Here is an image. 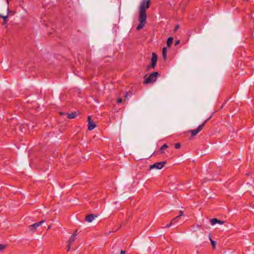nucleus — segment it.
<instances>
[{"instance_id":"nucleus-24","label":"nucleus","mask_w":254,"mask_h":254,"mask_svg":"<svg viewBox=\"0 0 254 254\" xmlns=\"http://www.w3.org/2000/svg\"><path fill=\"white\" fill-rule=\"evenodd\" d=\"M179 25H177L175 26V29H174V32H176V31L179 29Z\"/></svg>"},{"instance_id":"nucleus-4","label":"nucleus","mask_w":254,"mask_h":254,"mask_svg":"<svg viewBox=\"0 0 254 254\" xmlns=\"http://www.w3.org/2000/svg\"><path fill=\"white\" fill-rule=\"evenodd\" d=\"M166 164V161H161L159 162H157L154 163L153 165L150 166L149 169L150 170L155 169H162L164 166Z\"/></svg>"},{"instance_id":"nucleus-22","label":"nucleus","mask_w":254,"mask_h":254,"mask_svg":"<svg viewBox=\"0 0 254 254\" xmlns=\"http://www.w3.org/2000/svg\"><path fill=\"white\" fill-rule=\"evenodd\" d=\"M77 229H76V230L74 231V233H73V234H72V236H74V237H76V236H77Z\"/></svg>"},{"instance_id":"nucleus-29","label":"nucleus","mask_w":254,"mask_h":254,"mask_svg":"<svg viewBox=\"0 0 254 254\" xmlns=\"http://www.w3.org/2000/svg\"><path fill=\"white\" fill-rule=\"evenodd\" d=\"M60 115H65V114L63 112H60Z\"/></svg>"},{"instance_id":"nucleus-26","label":"nucleus","mask_w":254,"mask_h":254,"mask_svg":"<svg viewBox=\"0 0 254 254\" xmlns=\"http://www.w3.org/2000/svg\"><path fill=\"white\" fill-rule=\"evenodd\" d=\"M122 102V98H119L118 100H117V103H121Z\"/></svg>"},{"instance_id":"nucleus-6","label":"nucleus","mask_w":254,"mask_h":254,"mask_svg":"<svg viewBox=\"0 0 254 254\" xmlns=\"http://www.w3.org/2000/svg\"><path fill=\"white\" fill-rule=\"evenodd\" d=\"M45 222V220H42L40 222L34 223L29 226V230L34 232L38 227L40 226L43 223Z\"/></svg>"},{"instance_id":"nucleus-3","label":"nucleus","mask_w":254,"mask_h":254,"mask_svg":"<svg viewBox=\"0 0 254 254\" xmlns=\"http://www.w3.org/2000/svg\"><path fill=\"white\" fill-rule=\"evenodd\" d=\"M158 75L159 73L158 72H153L150 73L149 76L145 79L143 83L148 84L156 81Z\"/></svg>"},{"instance_id":"nucleus-17","label":"nucleus","mask_w":254,"mask_h":254,"mask_svg":"<svg viewBox=\"0 0 254 254\" xmlns=\"http://www.w3.org/2000/svg\"><path fill=\"white\" fill-rule=\"evenodd\" d=\"M0 17L3 19V24H5L6 22V19L8 17V14L6 16H2L0 14Z\"/></svg>"},{"instance_id":"nucleus-23","label":"nucleus","mask_w":254,"mask_h":254,"mask_svg":"<svg viewBox=\"0 0 254 254\" xmlns=\"http://www.w3.org/2000/svg\"><path fill=\"white\" fill-rule=\"evenodd\" d=\"M126 254V252L123 251L122 250H121L120 249V251L119 254Z\"/></svg>"},{"instance_id":"nucleus-8","label":"nucleus","mask_w":254,"mask_h":254,"mask_svg":"<svg viewBox=\"0 0 254 254\" xmlns=\"http://www.w3.org/2000/svg\"><path fill=\"white\" fill-rule=\"evenodd\" d=\"M120 248L119 245H115L112 248L111 253L113 254H119L120 251Z\"/></svg>"},{"instance_id":"nucleus-31","label":"nucleus","mask_w":254,"mask_h":254,"mask_svg":"<svg viewBox=\"0 0 254 254\" xmlns=\"http://www.w3.org/2000/svg\"><path fill=\"white\" fill-rule=\"evenodd\" d=\"M127 93H126V94H125V97H126V98H127Z\"/></svg>"},{"instance_id":"nucleus-10","label":"nucleus","mask_w":254,"mask_h":254,"mask_svg":"<svg viewBox=\"0 0 254 254\" xmlns=\"http://www.w3.org/2000/svg\"><path fill=\"white\" fill-rule=\"evenodd\" d=\"M167 47H164L162 50V56L164 60H166L167 58Z\"/></svg>"},{"instance_id":"nucleus-1","label":"nucleus","mask_w":254,"mask_h":254,"mask_svg":"<svg viewBox=\"0 0 254 254\" xmlns=\"http://www.w3.org/2000/svg\"><path fill=\"white\" fill-rule=\"evenodd\" d=\"M150 1V0H142L139 6V23L136 27L137 30H141L145 25L146 20V10L149 7Z\"/></svg>"},{"instance_id":"nucleus-2","label":"nucleus","mask_w":254,"mask_h":254,"mask_svg":"<svg viewBox=\"0 0 254 254\" xmlns=\"http://www.w3.org/2000/svg\"><path fill=\"white\" fill-rule=\"evenodd\" d=\"M212 115H211L207 120L204 121V122L200 125H199L196 129L190 130L189 131V132L191 133V136H194L196 135L197 133H198L203 128L205 124L212 117Z\"/></svg>"},{"instance_id":"nucleus-27","label":"nucleus","mask_w":254,"mask_h":254,"mask_svg":"<svg viewBox=\"0 0 254 254\" xmlns=\"http://www.w3.org/2000/svg\"><path fill=\"white\" fill-rule=\"evenodd\" d=\"M224 221H221V220H218V222H217V223H218V224H223L224 223Z\"/></svg>"},{"instance_id":"nucleus-14","label":"nucleus","mask_w":254,"mask_h":254,"mask_svg":"<svg viewBox=\"0 0 254 254\" xmlns=\"http://www.w3.org/2000/svg\"><path fill=\"white\" fill-rule=\"evenodd\" d=\"M210 222L212 225H214L217 223L218 219L216 218L211 219H210Z\"/></svg>"},{"instance_id":"nucleus-13","label":"nucleus","mask_w":254,"mask_h":254,"mask_svg":"<svg viewBox=\"0 0 254 254\" xmlns=\"http://www.w3.org/2000/svg\"><path fill=\"white\" fill-rule=\"evenodd\" d=\"M168 145L166 144H164L162 146V147L160 148V150L161 151V153L162 154H164L165 152L164 151V150L167 148H168Z\"/></svg>"},{"instance_id":"nucleus-15","label":"nucleus","mask_w":254,"mask_h":254,"mask_svg":"<svg viewBox=\"0 0 254 254\" xmlns=\"http://www.w3.org/2000/svg\"><path fill=\"white\" fill-rule=\"evenodd\" d=\"M75 240V237L74 236L71 235L68 244H71L73 242H74Z\"/></svg>"},{"instance_id":"nucleus-12","label":"nucleus","mask_w":254,"mask_h":254,"mask_svg":"<svg viewBox=\"0 0 254 254\" xmlns=\"http://www.w3.org/2000/svg\"><path fill=\"white\" fill-rule=\"evenodd\" d=\"M173 40V38L172 37H170L168 39L167 41V45L168 47H169L172 44Z\"/></svg>"},{"instance_id":"nucleus-20","label":"nucleus","mask_w":254,"mask_h":254,"mask_svg":"<svg viewBox=\"0 0 254 254\" xmlns=\"http://www.w3.org/2000/svg\"><path fill=\"white\" fill-rule=\"evenodd\" d=\"M5 247H6L5 245L0 244V251L4 249L5 248Z\"/></svg>"},{"instance_id":"nucleus-5","label":"nucleus","mask_w":254,"mask_h":254,"mask_svg":"<svg viewBox=\"0 0 254 254\" xmlns=\"http://www.w3.org/2000/svg\"><path fill=\"white\" fill-rule=\"evenodd\" d=\"M157 61V55L155 53H152V58H151V64H150V65H149L147 66V69H149V68L150 67L154 68L156 65Z\"/></svg>"},{"instance_id":"nucleus-28","label":"nucleus","mask_w":254,"mask_h":254,"mask_svg":"<svg viewBox=\"0 0 254 254\" xmlns=\"http://www.w3.org/2000/svg\"><path fill=\"white\" fill-rule=\"evenodd\" d=\"M180 41H179V40H177V41H176L175 42V45L176 46V45H178V44L180 43Z\"/></svg>"},{"instance_id":"nucleus-30","label":"nucleus","mask_w":254,"mask_h":254,"mask_svg":"<svg viewBox=\"0 0 254 254\" xmlns=\"http://www.w3.org/2000/svg\"><path fill=\"white\" fill-rule=\"evenodd\" d=\"M178 221V219H176V221H174V224L176 222H177Z\"/></svg>"},{"instance_id":"nucleus-21","label":"nucleus","mask_w":254,"mask_h":254,"mask_svg":"<svg viewBox=\"0 0 254 254\" xmlns=\"http://www.w3.org/2000/svg\"><path fill=\"white\" fill-rule=\"evenodd\" d=\"M181 147V144L180 143H177L175 144V147L176 149H179Z\"/></svg>"},{"instance_id":"nucleus-16","label":"nucleus","mask_w":254,"mask_h":254,"mask_svg":"<svg viewBox=\"0 0 254 254\" xmlns=\"http://www.w3.org/2000/svg\"><path fill=\"white\" fill-rule=\"evenodd\" d=\"M183 215V212L182 211L180 210V214L178 216H177V217H175L173 219V221H176V219H179V218H180Z\"/></svg>"},{"instance_id":"nucleus-11","label":"nucleus","mask_w":254,"mask_h":254,"mask_svg":"<svg viewBox=\"0 0 254 254\" xmlns=\"http://www.w3.org/2000/svg\"><path fill=\"white\" fill-rule=\"evenodd\" d=\"M67 118L70 119H74L76 117V112H72L71 114L67 113Z\"/></svg>"},{"instance_id":"nucleus-9","label":"nucleus","mask_w":254,"mask_h":254,"mask_svg":"<svg viewBox=\"0 0 254 254\" xmlns=\"http://www.w3.org/2000/svg\"><path fill=\"white\" fill-rule=\"evenodd\" d=\"M97 217L96 215L94 214L87 215L85 217V220L88 222H91Z\"/></svg>"},{"instance_id":"nucleus-32","label":"nucleus","mask_w":254,"mask_h":254,"mask_svg":"<svg viewBox=\"0 0 254 254\" xmlns=\"http://www.w3.org/2000/svg\"><path fill=\"white\" fill-rule=\"evenodd\" d=\"M6 1H7V4H8V3H9L8 0H6Z\"/></svg>"},{"instance_id":"nucleus-19","label":"nucleus","mask_w":254,"mask_h":254,"mask_svg":"<svg viewBox=\"0 0 254 254\" xmlns=\"http://www.w3.org/2000/svg\"><path fill=\"white\" fill-rule=\"evenodd\" d=\"M174 221H173V220H172L169 224L167 225L166 226H164V228L170 227L171 226H172L173 225H174Z\"/></svg>"},{"instance_id":"nucleus-7","label":"nucleus","mask_w":254,"mask_h":254,"mask_svg":"<svg viewBox=\"0 0 254 254\" xmlns=\"http://www.w3.org/2000/svg\"><path fill=\"white\" fill-rule=\"evenodd\" d=\"M88 128L89 130H93L96 127V125L92 121L91 118L90 116L88 117Z\"/></svg>"},{"instance_id":"nucleus-25","label":"nucleus","mask_w":254,"mask_h":254,"mask_svg":"<svg viewBox=\"0 0 254 254\" xmlns=\"http://www.w3.org/2000/svg\"><path fill=\"white\" fill-rule=\"evenodd\" d=\"M70 246L71 244H68L67 247V251H69L70 249Z\"/></svg>"},{"instance_id":"nucleus-18","label":"nucleus","mask_w":254,"mask_h":254,"mask_svg":"<svg viewBox=\"0 0 254 254\" xmlns=\"http://www.w3.org/2000/svg\"><path fill=\"white\" fill-rule=\"evenodd\" d=\"M209 239H210V242H211V243L212 246L213 247H215V245H216V242L211 239L210 235H209Z\"/></svg>"}]
</instances>
